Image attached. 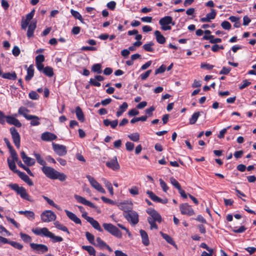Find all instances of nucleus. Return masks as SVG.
I'll return each mask as SVG.
<instances>
[{"label": "nucleus", "mask_w": 256, "mask_h": 256, "mask_svg": "<svg viewBox=\"0 0 256 256\" xmlns=\"http://www.w3.org/2000/svg\"><path fill=\"white\" fill-rule=\"evenodd\" d=\"M221 26L224 29L226 30H229L231 28L230 24L226 20H224L222 22Z\"/></svg>", "instance_id": "680f3d73"}, {"label": "nucleus", "mask_w": 256, "mask_h": 256, "mask_svg": "<svg viewBox=\"0 0 256 256\" xmlns=\"http://www.w3.org/2000/svg\"><path fill=\"white\" fill-rule=\"evenodd\" d=\"M35 13L34 10H33L27 14L26 18H22L21 22V28L22 30H26L28 25L30 24V22L33 18Z\"/></svg>", "instance_id": "ddd939ff"}, {"label": "nucleus", "mask_w": 256, "mask_h": 256, "mask_svg": "<svg viewBox=\"0 0 256 256\" xmlns=\"http://www.w3.org/2000/svg\"><path fill=\"white\" fill-rule=\"evenodd\" d=\"M0 234L4 236H10V233L2 226H0Z\"/></svg>", "instance_id": "bf43d9fd"}, {"label": "nucleus", "mask_w": 256, "mask_h": 256, "mask_svg": "<svg viewBox=\"0 0 256 256\" xmlns=\"http://www.w3.org/2000/svg\"><path fill=\"white\" fill-rule=\"evenodd\" d=\"M89 219L90 220L88 222L90 224L94 229L98 230L100 232H103L102 228H101L100 224H99L98 221L94 220L92 218Z\"/></svg>", "instance_id": "2f4dec72"}, {"label": "nucleus", "mask_w": 256, "mask_h": 256, "mask_svg": "<svg viewBox=\"0 0 256 256\" xmlns=\"http://www.w3.org/2000/svg\"><path fill=\"white\" fill-rule=\"evenodd\" d=\"M21 158L25 164L28 166H32L35 164V160L30 157L28 156L24 152H20Z\"/></svg>", "instance_id": "aec40b11"}, {"label": "nucleus", "mask_w": 256, "mask_h": 256, "mask_svg": "<svg viewBox=\"0 0 256 256\" xmlns=\"http://www.w3.org/2000/svg\"><path fill=\"white\" fill-rule=\"evenodd\" d=\"M2 77L4 78H6V79H8V80H15L17 78V76H16V74L15 72H12L11 73H10V72L4 73L2 74Z\"/></svg>", "instance_id": "e433bc0d"}, {"label": "nucleus", "mask_w": 256, "mask_h": 256, "mask_svg": "<svg viewBox=\"0 0 256 256\" xmlns=\"http://www.w3.org/2000/svg\"><path fill=\"white\" fill-rule=\"evenodd\" d=\"M82 248L86 250L90 255L96 256V250L92 246H83Z\"/></svg>", "instance_id": "a19ab883"}, {"label": "nucleus", "mask_w": 256, "mask_h": 256, "mask_svg": "<svg viewBox=\"0 0 256 256\" xmlns=\"http://www.w3.org/2000/svg\"><path fill=\"white\" fill-rule=\"evenodd\" d=\"M134 144L130 142H128L126 143V148L128 151L130 152L133 150L134 148Z\"/></svg>", "instance_id": "0e129e2a"}, {"label": "nucleus", "mask_w": 256, "mask_h": 256, "mask_svg": "<svg viewBox=\"0 0 256 256\" xmlns=\"http://www.w3.org/2000/svg\"><path fill=\"white\" fill-rule=\"evenodd\" d=\"M26 68H27L26 71L27 74L26 76H25V80L27 82L30 81L34 75V66L32 64L30 65L28 68L27 66H25Z\"/></svg>", "instance_id": "bb28decb"}, {"label": "nucleus", "mask_w": 256, "mask_h": 256, "mask_svg": "<svg viewBox=\"0 0 256 256\" xmlns=\"http://www.w3.org/2000/svg\"><path fill=\"white\" fill-rule=\"evenodd\" d=\"M102 66L100 64H96L93 65L92 70L98 74H101L102 71L101 69Z\"/></svg>", "instance_id": "864d4df0"}, {"label": "nucleus", "mask_w": 256, "mask_h": 256, "mask_svg": "<svg viewBox=\"0 0 256 256\" xmlns=\"http://www.w3.org/2000/svg\"><path fill=\"white\" fill-rule=\"evenodd\" d=\"M74 198L76 200L82 204L96 209L97 207L92 202L86 200L84 198L78 194H74Z\"/></svg>", "instance_id": "4468645a"}, {"label": "nucleus", "mask_w": 256, "mask_h": 256, "mask_svg": "<svg viewBox=\"0 0 256 256\" xmlns=\"http://www.w3.org/2000/svg\"><path fill=\"white\" fill-rule=\"evenodd\" d=\"M133 204L132 202H124L118 204V208L123 210L124 214L128 213L132 209Z\"/></svg>", "instance_id": "2eb2a0df"}, {"label": "nucleus", "mask_w": 256, "mask_h": 256, "mask_svg": "<svg viewBox=\"0 0 256 256\" xmlns=\"http://www.w3.org/2000/svg\"><path fill=\"white\" fill-rule=\"evenodd\" d=\"M40 118L34 115H30L28 116L27 120H31L30 125L32 126H37L40 124Z\"/></svg>", "instance_id": "c756f323"}, {"label": "nucleus", "mask_w": 256, "mask_h": 256, "mask_svg": "<svg viewBox=\"0 0 256 256\" xmlns=\"http://www.w3.org/2000/svg\"><path fill=\"white\" fill-rule=\"evenodd\" d=\"M118 120H110L108 119L104 120L103 121V123L104 125L106 126H110L112 128L114 129L118 125Z\"/></svg>", "instance_id": "cd10ccee"}, {"label": "nucleus", "mask_w": 256, "mask_h": 256, "mask_svg": "<svg viewBox=\"0 0 256 256\" xmlns=\"http://www.w3.org/2000/svg\"><path fill=\"white\" fill-rule=\"evenodd\" d=\"M154 45V44L152 42H150L148 44H144L143 45L142 47L146 51L149 52H152L154 50L152 46Z\"/></svg>", "instance_id": "de8ad7c7"}, {"label": "nucleus", "mask_w": 256, "mask_h": 256, "mask_svg": "<svg viewBox=\"0 0 256 256\" xmlns=\"http://www.w3.org/2000/svg\"><path fill=\"white\" fill-rule=\"evenodd\" d=\"M68 217L76 224H81L80 220L73 212L66 210H64Z\"/></svg>", "instance_id": "a878e982"}, {"label": "nucleus", "mask_w": 256, "mask_h": 256, "mask_svg": "<svg viewBox=\"0 0 256 256\" xmlns=\"http://www.w3.org/2000/svg\"><path fill=\"white\" fill-rule=\"evenodd\" d=\"M154 36H156L157 42L160 44H164L166 42V38L161 32L158 30L154 32Z\"/></svg>", "instance_id": "7c9ffc66"}, {"label": "nucleus", "mask_w": 256, "mask_h": 256, "mask_svg": "<svg viewBox=\"0 0 256 256\" xmlns=\"http://www.w3.org/2000/svg\"><path fill=\"white\" fill-rule=\"evenodd\" d=\"M9 244L12 246L16 248L18 250H22L23 248V246L19 242H14V241H10Z\"/></svg>", "instance_id": "6e6d98bb"}, {"label": "nucleus", "mask_w": 256, "mask_h": 256, "mask_svg": "<svg viewBox=\"0 0 256 256\" xmlns=\"http://www.w3.org/2000/svg\"><path fill=\"white\" fill-rule=\"evenodd\" d=\"M102 226L104 230L114 236L118 238L122 237L121 232L112 224L104 223Z\"/></svg>", "instance_id": "39448f33"}, {"label": "nucleus", "mask_w": 256, "mask_h": 256, "mask_svg": "<svg viewBox=\"0 0 256 256\" xmlns=\"http://www.w3.org/2000/svg\"><path fill=\"white\" fill-rule=\"evenodd\" d=\"M56 214L52 210H46L40 214V219L44 222H49L56 219Z\"/></svg>", "instance_id": "0eeeda50"}, {"label": "nucleus", "mask_w": 256, "mask_h": 256, "mask_svg": "<svg viewBox=\"0 0 256 256\" xmlns=\"http://www.w3.org/2000/svg\"><path fill=\"white\" fill-rule=\"evenodd\" d=\"M126 220L132 224L134 225L138 222V214L134 210H131L128 213L124 214Z\"/></svg>", "instance_id": "1a4fd4ad"}, {"label": "nucleus", "mask_w": 256, "mask_h": 256, "mask_svg": "<svg viewBox=\"0 0 256 256\" xmlns=\"http://www.w3.org/2000/svg\"><path fill=\"white\" fill-rule=\"evenodd\" d=\"M20 235L21 239L25 242H30L32 240V238L27 234L23 232H20Z\"/></svg>", "instance_id": "a18cd8bd"}, {"label": "nucleus", "mask_w": 256, "mask_h": 256, "mask_svg": "<svg viewBox=\"0 0 256 256\" xmlns=\"http://www.w3.org/2000/svg\"><path fill=\"white\" fill-rule=\"evenodd\" d=\"M146 212L149 214V216L148 218V221L150 225V228L158 229V227L156 224L157 222L160 223L162 220V218L160 215L156 212L155 210L149 208L146 210Z\"/></svg>", "instance_id": "7ed1b4c3"}, {"label": "nucleus", "mask_w": 256, "mask_h": 256, "mask_svg": "<svg viewBox=\"0 0 256 256\" xmlns=\"http://www.w3.org/2000/svg\"><path fill=\"white\" fill-rule=\"evenodd\" d=\"M7 160L8 167L10 170L15 173H16V172H20V170L16 169V160H11L10 158H8Z\"/></svg>", "instance_id": "c9c22d12"}, {"label": "nucleus", "mask_w": 256, "mask_h": 256, "mask_svg": "<svg viewBox=\"0 0 256 256\" xmlns=\"http://www.w3.org/2000/svg\"><path fill=\"white\" fill-rule=\"evenodd\" d=\"M128 137L133 142H138L140 140V134L138 132L130 134L128 136Z\"/></svg>", "instance_id": "49530a36"}, {"label": "nucleus", "mask_w": 256, "mask_h": 256, "mask_svg": "<svg viewBox=\"0 0 256 256\" xmlns=\"http://www.w3.org/2000/svg\"><path fill=\"white\" fill-rule=\"evenodd\" d=\"M43 72L49 77H52L54 75L53 69L50 66H46L44 68Z\"/></svg>", "instance_id": "09e8293b"}, {"label": "nucleus", "mask_w": 256, "mask_h": 256, "mask_svg": "<svg viewBox=\"0 0 256 256\" xmlns=\"http://www.w3.org/2000/svg\"><path fill=\"white\" fill-rule=\"evenodd\" d=\"M159 24L161 26V28L163 30H170L172 28L170 24L174 25V22L172 21V18L170 16H165L160 18Z\"/></svg>", "instance_id": "423d86ee"}, {"label": "nucleus", "mask_w": 256, "mask_h": 256, "mask_svg": "<svg viewBox=\"0 0 256 256\" xmlns=\"http://www.w3.org/2000/svg\"><path fill=\"white\" fill-rule=\"evenodd\" d=\"M128 108V104L126 102H123L122 104L120 106V110L116 112V116L120 117V116H122L123 112H124L127 110Z\"/></svg>", "instance_id": "72a5a7b5"}, {"label": "nucleus", "mask_w": 256, "mask_h": 256, "mask_svg": "<svg viewBox=\"0 0 256 256\" xmlns=\"http://www.w3.org/2000/svg\"><path fill=\"white\" fill-rule=\"evenodd\" d=\"M101 199L104 202H105L106 204H110L112 205H114L116 204L115 202H114V200H112L110 198H108L105 196H102Z\"/></svg>", "instance_id": "69168bd1"}, {"label": "nucleus", "mask_w": 256, "mask_h": 256, "mask_svg": "<svg viewBox=\"0 0 256 256\" xmlns=\"http://www.w3.org/2000/svg\"><path fill=\"white\" fill-rule=\"evenodd\" d=\"M32 232L36 235L46 236L51 238L52 242L54 243L60 242L63 240V238L61 236H55L52 232L49 231L46 228H36L32 229Z\"/></svg>", "instance_id": "f03ea898"}, {"label": "nucleus", "mask_w": 256, "mask_h": 256, "mask_svg": "<svg viewBox=\"0 0 256 256\" xmlns=\"http://www.w3.org/2000/svg\"><path fill=\"white\" fill-rule=\"evenodd\" d=\"M29 98L32 100H38L39 98L38 94L34 91H31L29 93Z\"/></svg>", "instance_id": "338daca9"}, {"label": "nucleus", "mask_w": 256, "mask_h": 256, "mask_svg": "<svg viewBox=\"0 0 256 256\" xmlns=\"http://www.w3.org/2000/svg\"><path fill=\"white\" fill-rule=\"evenodd\" d=\"M146 194L150 198V199L154 202H160L161 204H165L168 202L166 198L162 199L156 196L153 192L150 190H148L146 192Z\"/></svg>", "instance_id": "6ab92c4d"}, {"label": "nucleus", "mask_w": 256, "mask_h": 256, "mask_svg": "<svg viewBox=\"0 0 256 256\" xmlns=\"http://www.w3.org/2000/svg\"><path fill=\"white\" fill-rule=\"evenodd\" d=\"M200 115V112H194L189 119V124H194L198 120Z\"/></svg>", "instance_id": "4c0bfd02"}, {"label": "nucleus", "mask_w": 256, "mask_h": 256, "mask_svg": "<svg viewBox=\"0 0 256 256\" xmlns=\"http://www.w3.org/2000/svg\"><path fill=\"white\" fill-rule=\"evenodd\" d=\"M246 230V228L244 226H241L239 228L234 227L232 231L235 233H242Z\"/></svg>", "instance_id": "e2e57ef3"}, {"label": "nucleus", "mask_w": 256, "mask_h": 256, "mask_svg": "<svg viewBox=\"0 0 256 256\" xmlns=\"http://www.w3.org/2000/svg\"><path fill=\"white\" fill-rule=\"evenodd\" d=\"M86 236L88 242L92 244H95L94 236L90 232H86Z\"/></svg>", "instance_id": "5fc2aeb1"}, {"label": "nucleus", "mask_w": 256, "mask_h": 256, "mask_svg": "<svg viewBox=\"0 0 256 256\" xmlns=\"http://www.w3.org/2000/svg\"><path fill=\"white\" fill-rule=\"evenodd\" d=\"M10 155H11V157H12L11 160H16V162H18V158L17 154H16V152L15 151V150L13 148L12 150H10Z\"/></svg>", "instance_id": "052dcab7"}, {"label": "nucleus", "mask_w": 256, "mask_h": 256, "mask_svg": "<svg viewBox=\"0 0 256 256\" xmlns=\"http://www.w3.org/2000/svg\"><path fill=\"white\" fill-rule=\"evenodd\" d=\"M94 245L100 248H104V246H106V244L100 238L98 237L96 239L95 244Z\"/></svg>", "instance_id": "603ef678"}, {"label": "nucleus", "mask_w": 256, "mask_h": 256, "mask_svg": "<svg viewBox=\"0 0 256 256\" xmlns=\"http://www.w3.org/2000/svg\"><path fill=\"white\" fill-rule=\"evenodd\" d=\"M180 210L182 214H186L188 216L195 214L194 210L188 203L180 204Z\"/></svg>", "instance_id": "9d476101"}, {"label": "nucleus", "mask_w": 256, "mask_h": 256, "mask_svg": "<svg viewBox=\"0 0 256 256\" xmlns=\"http://www.w3.org/2000/svg\"><path fill=\"white\" fill-rule=\"evenodd\" d=\"M17 116V114H14L13 116H6V122L10 124L14 125L18 128L22 126V124L17 118H16Z\"/></svg>", "instance_id": "dca6fc26"}, {"label": "nucleus", "mask_w": 256, "mask_h": 256, "mask_svg": "<svg viewBox=\"0 0 256 256\" xmlns=\"http://www.w3.org/2000/svg\"><path fill=\"white\" fill-rule=\"evenodd\" d=\"M86 178L88 180L91 186L98 192L106 194V190L93 177L90 175H86Z\"/></svg>", "instance_id": "6e6552de"}, {"label": "nucleus", "mask_w": 256, "mask_h": 256, "mask_svg": "<svg viewBox=\"0 0 256 256\" xmlns=\"http://www.w3.org/2000/svg\"><path fill=\"white\" fill-rule=\"evenodd\" d=\"M9 187L15 191L18 194H19L22 198L30 202L34 201L28 193L26 188L24 187L20 186L16 184H10Z\"/></svg>", "instance_id": "20e7f679"}, {"label": "nucleus", "mask_w": 256, "mask_h": 256, "mask_svg": "<svg viewBox=\"0 0 256 256\" xmlns=\"http://www.w3.org/2000/svg\"><path fill=\"white\" fill-rule=\"evenodd\" d=\"M42 198L50 205L56 208L58 210H60V207L56 204L52 200L44 196H42Z\"/></svg>", "instance_id": "8fccbe9b"}, {"label": "nucleus", "mask_w": 256, "mask_h": 256, "mask_svg": "<svg viewBox=\"0 0 256 256\" xmlns=\"http://www.w3.org/2000/svg\"><path fill=\"white\" fill-rule=\"evenodd\" d=\"M159 182L160 187L162 189L163 191L166 192L168 190V186L166 184L162 178L159 180Z\"/></svg>", "instance_id": "13d9d810"}, {"label": "nucleus", "mask_w": 256, "mask_h": 256, "mask_svg": "<svg viewBox=\"0 0 256 256\" xmlns=\"http://www.w3.org/2000/svg\"><path fill=\"white\" fill-rule=\"evenodd\" d=\"M30 246L32 249L38 252L44 253L48 250V246L43 244L30 243Z\"/></svg>", "instance_id": "a211bd4d"}, {"label": "nucleus", "mask_w": 256, "mask_h": 256, "mask_svg": "<svg viewBox=\"0 0 256 256\" xmlns=\"http://www.w3.org/2000/svg\"><path fill=\"white\" fill-rule=\"evenodd\" d=\"M160 234L162 237L170 244L172 245H175V243L173 240L172 238L166 234H164L162 232H160Z\"/></svg>", "instance_id": "79ce46f5"}, {"label": "nucleus", "mask_w": 256, "mask_h": 256, "mask_svg": "<svg viewBox=\"0 0 256 256\" xmlns=\"http://www.w3.org/2000/svg\"><path fill=\"white\" fill-rule=\"evenodd\" d=\"M106 164L107 167L113 170H118L120 168L116 156H114L112 160L106 162Z\"/></svg>", "instance_id": "f3484780"}, {"label": "nucleus", "mask_w": 256, "mask_h": 256, "mask_svg": "<svg viewBox=\"0 0 256 256\" xmlns=\"http://www.w3.org/2000/svg\"><path fill=\"white\" fill-rule=\"evenodd\" d=\"M10 132L12 136V138L15 146L18 148L20 147V135L18 132L16 128L12 127L10 128Z\"/></svg>", "instance_id": "f8f14e48"}, {"label": "nucleus", "mask_w": 256, "mask_h": 256, "mask_svg": "<svg viewBox=\"0 0 256 256\" xmlns=\"http://www.w3.org/2000/svg\"><path fill=\"white\" fill-rule=\"evenodd\" d=\"M52 146L53 150L58 156H64L67 154V149L65 146L53 142Z\"/></svg>", "instance_id": "9b49d317"}, {"label": "nucleus", "mask_w": 256, "mask_h": 256, "mask_svg": "<svg viewBox=\"0 0 256 256\" xmlns=\"http://www.w3.org/2000/svg\"><path fill=\"white\" fill-rule=\"evenodd\" d=\"M29 110L25 107L20 106L18 110V114L22 116L26 119H28V116L30 114H28Z\"/></svg>", "instance_id": "f704fd0d"}, {"label": "nucleus", "mask_w": 256, "mask_h": 256, "mask_svg": "<svg viewBox=\"0 0 256 256\" xmlns=\"http://www.w3.org/2000/svg\"><path fill=\"white\" fill-rule=\"evenodd\" d=\"M16 174H18V176L28 186H31L34 185V183L32 180L24 172L20 171L16 172Z\"/></svg>", "instance_id": "5701e85b"}, {"label": "nucleus", "mask_w": 256, "mask_h": 256, "mask_svg": "<svg viewBox=\"0 0 256 256\" xmlns=\"http://www.w3.org/2000/svg\"><path fill=\"white\" fill-rule=\"evenodd\" d=\"M41 170L45 176L51 180H58L60 182H64L67 178L64 174L60 172L50 166H42Z\"/></svg>", "instance_id": "f257e3e1"}, {"label": "nucleus", "mask_w": 256, "mask_h": 256, "mask_svg": "<svg viewBox=\"0 0 256 256\" xmlns=\"http://www.w3.org/2000/svg\"><path fill=\"white\" fill-rule=\"evenodd\" d=\"M57 136L50 132H44L41 135V138L44 141L49 142L56 140Z\"/></svg>", "instance_id": "412c9836"}, {"label": "nucleus", "mask_w": 256, "mask_h": 256, "mask_svg": "<svg viewBox=\"0 0 256 256\" xmlns=\"http://www.w3.org/2000/svg\"><path fill=\"white\" fill-rule=\"evenodd\" d=\"M34 155L35 156L37 162L40 164L41 166H46V161L41 157L40 155L39 154L34 153Z\"/></svg>", "instance_id": "ea45409f"}, {"label": "nucleus", "mask_w": 256, "mask_h": 256, "mask_svg": "<svg viewBox=\"0 0 256 256\" xmlns=\"http://www.w3.org/2000/svg\"><path fill=\"white\" fill-rule=\"evenodd\" d=\"M102 180L104 184V186L108 190L110 194L112 196L114 194V192L111 182L104 178H102Z\"/></svg>", "instance_id": "c85d7f7f"}, {"label": "nucleus", "mask_w": 256, "mask_h": 256, "mask_svg": "<svg viewBox=\"0 0 256 256\" xmlns=\"http://www.w3.org/2000/svg\"><path fill=\"white\" fill-rule=\"evenodd\" d=\"M216 10L214 9H211L210 12L207 14L205 17L201 18L200 21L202 22H210L216 18Z\"/></svg>", "instance_id": "4be33fe9"}, {"label": "nucleus", "mask_w": 256, "mask_h": 256, "mask_svg": "<svg viewBox=\"0 0 256 256\" xmlns=\"http://www.w3.org/2000/svg\"><path fill=\"white\" fill-rule=\"evenodd\" d=\"M28 26L26 36L28 38H30L34 36V31L36 27V22H32Z\"/></svg>", "instance_id": "b1692460"}, {"label": "nucleus", "mask_w": 256, "mask_h": 256, "mask_svg": "<svg viewBox=\"0 0 256 256\" xmlns=\"http://www.w3.org/2000/svg\"><path fill=\"white\" fill-rule=\"evenodd\" d=\"M44 56L42 54H39L36 58V64L42 63L44 61Z\"/></svg>", "instance_id": "774afa93"}, {"label": "nucleus", "mask_w": 256, "mask_h": 256, "mask_svg": "<svg viewBox=\"0 0 256 256\" xmlns=\"http://www.w3.org/2000/svg\"><path fill=\"white\" fill-rule=\"evenodd\" d=\"M18 165L21 167L24 170H25L27 173L30 176H34V175L33 174V173L31 172V170H30V169L26 166L25 165H24L21 161H19L18 162Z\"/></svg>", "instance_id": "3c124183"}, {"label": "nucleus", "mask_w": 256, "mask_h": 256, "mask_svg": "<svg viewBox=\"0 0 256 256\" xmlns=\"http://www.w3.org/2000/svg\"><path fill=\"white\" fill-rule=\"evenodd\" d=\"M76 114L78 119L83 122L84 120V116L82 109L79 106H77L76 108Z\"/></svg>", "instance_id": "473e14b6"}, {"label": "nucleus", "mask_w": 256, "mask_h": 256, "mask_svg": "<svg viewBox=\"0 0 256 256\" xmlns=\"http://www.w3.org/2000/svg\"><path fill=\"white\" fill-rule=\"evenodd\" d=\"M140 234L142 238V244L144 246H148L150 242L148 234L143 230H140Z\"/></svg>", "instance_id": "393cba45"}, {"label": "nucleus", "mask_w": 256, "mask_h": 256, "mask_svg": "<svg viewBox=\"0 0 256 256\" xmlns=\"http://www.w3.org/2000/svg\"><path fill=\"white\" fill-rule=\"evenodd\" d=\"M54 225L56 228L61 230L63 232H66L68 234L70 233L67 228L66 226H64L63 224H60L58 222H54Z\"/></svg>", "instance_id": "58836bf2"}, {"label": "nucleus", "mask_w": 256, "mask_h": 256, "mask_svg": "<svg viewBox=\"0 0 256 256\" xmlns=\"http://www.w3.org/2000/svg\"><path fill=\"white\" fill-rule=\"evenodd\" d=\"M170 182L172 185H173L178 190L181 188L180 184L173 177L170 178Z\"/></svg>", "instance_id": "4d7b16f0"}, {"label": "nucleus", "mask_w": 256, "mask_h": 256, "mask_svg": "<svg viewBox=\"0 0 256 256\" xmlns=\"http://www.w3.org/2000/svg\"><path fill=\"white\" fill-rule=\"evenodd\" d=\"M128 192L132 196H136L139 194V188L136 186H132L128 189Z\"/></svg>", "instance_id": "c03bdc74"}, {"label": "nucleus", "mask_w": 256, "mask_h": 256, "mask_svg": "<svg viewBox=\"0 0 256 256\" xmlns=\"http://www.w3.org/2000/svg\"><path fill=\"white\" fill-rule=\"evenodd\" d=\"M70 13L75 18L78 20L82 22H83L84 19L82 18V15L79 12L72 9L70 10Z\"/></svg>", "instance_id": "37998d69"}]
</instances>
